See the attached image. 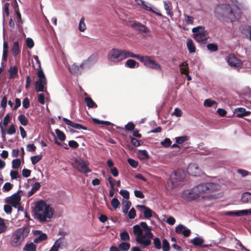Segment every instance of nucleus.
<instances>
[{"mask_svg":"<svg viewBox=\"0 0 251 251\" xmlns=\"http://www.w3.org/2000/svg\"><path fill=\"white\" fill-rule=\"evenodd\" d=\"M220 187V185L218 183H201L193 188L192 192L188 194V198L191 200H195L200 197L202 194L212 193L219 190Z\"/></svg>","mask_w":251,"mask_h":251,"instance_id":"1","label":"nucleus"},{"mask_svg":"<svg viewBox=\"0 0 251 251\" xmlns=\"http://www.w3.org/2000/svg\"><path fill=\"white\" fill-rule=\"evenodd\" d=\"M34 212L38 219L41 222L47 221V218L50 219L53 215L51 208L43 201H40L37 202Z\"/></svg>","mask_w":251,"mask_h":251,"instance_id":"2","label":"nucleus"},{"mask_svg":"<svg viewBox=\"0 0 251 251\" xmlns=\"http://www.w3.org/2000/svg\"><path fill=\"white\" fill-rule=\"evenodd\" d=\"M30 232V228L24 226L16 229L12 234L10 243L12 246L17 247L20 246L27 237Z\"/></svg>","mask_w":251,"mask_h":251,"instance_id":"3","label":"nucleus"},{"mask_svg":"<svg viewBox=\"0 0 251 251\" xmlns=\"http://www.w3.org/2000/svg\"><path fill=\"white\" fill-rule=\"evenodd\" d=\"M215 14L218 18H225L233 22L237 19L229 4H223L216 6L214 10Z\"/></svg>","mask_w":251,"mask_h":251,"instance_id":"4","label":"nucleus"},{"mask_svg":"<svg viewBox=\"0 0 251 251\" xmlns=\"http://www.w3.org/2000/svg\"><path fill=\"white\" fill-rule=\"evenodd\" d=\"M96 57V55L93 54L91 55L88 59L86 60H84L82 62L81 64L78 65L76 63H74L71 66H69V70L70 72L74 75H80L83 72V70L85 68V66L87 65L88 62L91 61L92 59V58H95Z\"/></svg>","mask_w":251,"mask_h":251,"instance_id":"5","label":"nucleus"},{"mask_svg":"<svg viewBox=\"0 0 251 251\" xmlns=\"http://www.w3.org/2000/svg\"><path fill=\"white\" fill-rule=\"evenodd\" d=\"M89 163L81 158L76 159L72 163L73 167L79 172L86 174L91 172L92 170L88 167Z\"/></svg>","mask_w":251,"mask_h":251,"instance_id":"6","label":"nucleus"},{"mask_svg":"<svg viewBox=\"0 0 251 251\" xmlns=\"http://www.w3.org/2000/svg\"><path fill=\"white\" fill-rule=\"evenodd\" d=\"M37 75L39 78L35 83V90L36 92H43L44 86L47 85V80L42 70L38 71Z\"/></svg>","mask_w":251,"mask_h":251,"instance_id":"7","label":"nucleus"},{"mask_svg":"<svg viewBox=\"0 0 251 251\" xmlns=\"http://www.w3.org/2000/svg\"><path fill=\"white\" fill-rule=\"evenodd\" d=\"M141 62L148 68L156 70H161V66L153 60L152 57L151 56H143L141 58Z\"/></svg>","mask_w":251,"mask_h":251,"instance_id":"8","label":"nucleus"},{"mask_svg":"<svg viewBox=\"0 0 251 251\" xmlns=\"http://www.w3.org/2000/svg\"><path fill=\"white\" fill-rule=\"evenodd\" d=\"M22 194L23 192L22 191H18L16 193L6 198L5 201L7 203L12 205L14 208H17L19 205H21Z\"/></svg>","mask_w":251,"mask_h":251,"instance_id":"9","label":"nucleus"},{"mask_svg":"<svg viewBox=\"0 0 251 251\" xmlns=\"http://www.w3.org/2000/svg\"><path fill=\"white\" fill-rule=\"evenodd\" d=\"M185 178V174L182 171H175L170 176V180L173 186L178 184L179 182L182 181Z\"/></svg>","mask_w":251,"mask_h":251,"instance_id":"10","label":"nucleus"},{"mask_svg":"<svg viewBox=\"0 0 251 251\" xmlns=\"http://www.w3.org/2000/svg\"><path fill=\"white\" fill-rule=\"evenodd\" d=\"M122 55V50L113 49L108 52L107 57L110 61L117 62L123 60Z\"/></svg>","mask_w":251,"mask_h":251,"instance_id":"11","label":"nucleus"},{"mask_svg":"<svg viewBox=\"0 0 251 251\" xmlns=\"http://www.w3.org/2000/svg\"><path fill=\"white\" fill-rule=\"evenodd\" d=\"M136 208L139 210H143V214L146 219H149L153 216H155V213L148 207L143 205H137Z\"/></svg>","mask_w":251,"mask_h":251,"instance_id":"12","label":"nucleus"},{"mask_svg":"<svg viewBox=\"0 0 251 251\" xmlns=\"http://www.w3.org/2000/svg\"><path fill=\"white\" fill-rule=\"evenodd\" d=\"M131 27L141 33H147L149 32L148 27L142 24L134 21L131 24Z\"/></svg>","mask_w":251,"mask_h":251,"instance_id":"13","label":"nucleus"},{"mask_svg":"<svg viewBox=\"0 0 251 251\" xmlns=\"http://www.w3.org/2000/svg\"><path fill=\"white\" fill-rule=\"evenodd\" d=\"M33 234L35 236H38L34 239V243H39L47 239V235L46 233H43L41 230H35L33 231Z\"/></svg>","mask_w":251,"mask_h":251,"instance_id":"14","label":"nucleus"},{"mask_svg":"<svg viewBox=\"0 0 251 251\" xmlns=\"http://www.w3.org/2000/svg\"><path fill=\"white\" fill-rule=\"evenodd\" d=\"M175 231L177 234H182L184 237H188L191 234V230L181 224L176 227Z\"/></svg>","mask_w":251,"mask_h":251,"instance_id":"15","label":"nucleus"},{"mask_svg":"<svg viewBox=\"0 0 251 251\" xmlns=\"http://www.w3.org/2000/svg\"><path fill=\"white\" fill-rule=\"evenodd\" d=\"M227 62L228 64L232 67H239L242 64L241 61L233 54H230L228 56Z\"/></svg>","mask_w":251,"mask_h":251,"instance_id":"16","label":"nucleus"},{"mask_svg":"<svg viewBox=\"0 0 251 251\" xmlns=\"http://www.w3.org/2000/svg\"><path fill=\"white\" fill-rule=\"evenodd\" d=\"M63 121L65 123L66 125L70 126L75 128L78 129H82L83 130L87 129V128L86 126H83L79 124L74 123L66 118H64L63 119Z\"/></svg>","mask_w":251,"mask_h":251,"instance_id":"17","label":"nucleus"},{"mask_svg":"<svg viewBox=\"0 0 251 251\" xmlns=\"http://www.w3.org/2000/svg\"><path fill=\"white\" fill-rule=\"evenodd\" d=\"M187 171L190 175L196 176L199 173V169L196 164L190 163L188 166Z\"/></svg>","mask_w":251,"mask_h":251,"instance_id":"18","label":"nucleus"},{"mask_svg":"<svg viewBox=\"0 0 251 251\" xmlns=\"http://www.w3.org/2000/svg\"><path fill=\"white\" fill-rule=\"evenodd\" d=\"M250 111H247L244 108L240 107L236 108L234 110V114L237 117H243L245 116H248L251 114Z\"/></svg>","mask_w":251,"mask_h":251,"instance_id":"19","label":"nucleus"},{"mask_svg":"<svg viewBox=\"0 0 251 251\" xmlns=\"http://www.w3.org/2000/svg\"><path fill=\"white\" fill-rule=\"evenodd\" d=\"M194 39L198 42L201 44H205L209 38L207 32L202 33V34H197L196 36H193Z\"/></svg>","mask_w":251,"mask_h":251,"instance_id":"20","label":"nucleus"},{"mask_svg":"<svg viewBox=\"0 0 251 251\" xmlns=\"http://www.w3.org/2000/svg\"><path fill=\"white\" fill-rule=\"evenodd\" d=\"M249 214H251V209L249 210H243L230 212L228 214V215L230 216H235L237 217L248 215Z\"/></svg>","mask_w":251,"mask_h":251,"instance_id":"21","label":"nucleus"},{"mask_svg":"<svg viewBox=\"0 0 251 251\" xmlns=\"http://www.w3.org/2000/svg\"><path fill=\"white\" fill-rule=\"evenodd\" d=\"M204 240L201 237H195L191 241L192 243L195 246H197L203 248L207 247V245L203 244Z\"/></svg>","mask_w":251,"mask_h":251,"instance_id":"22","label":"nucleus"},{"mask_svg":"<svg viewBox=\"0 0 251 251\" xmlns=\"http://www.w3.org/2000/svg\"><path fill=\"white\" fill-rule=\"evenodd\" d=\"M9 73V78L10 79H13L18 76V70L17 66H11L9 68L8 70Z\"/></svg>","mask_w":251,"mask_h":251,"instance_id":"23","label":"nucleus"},{"mask_svg":"<svg viewBox=\"0 0 251 251\" xmlns=\"http://www.w3.org/2000/svg\"><path fill=\"white\" fill-rule=\"evenodd\" d=\"M187 48L189 52L191 53H194L196 51V47L192 40L189 38L187 40Z\"/></svg>","mask_w":251,"mask_h":251,"instance_id":"24","label":"nucleus"},{"mask_svg":"<svg viewBox=\"0 0 251 251\" xmlns=\"http://www.w3.org/2000/svg\"><path fill=\"white\" fill-rule=\"evenodd\" d=\"M192 31L194 33L193 36H196L197 34H202V33L207 32L205 30L204 27L202 26H198L197 27H194L192 28Z\"/></svg>","mask_w":251,"mask_h":251,"instance_id":"25","label":"nucleus"},{"mask_svg":"<svg viewBox=\"0 0 251 251\" xmlns=\"http://www.w3.org/2000/svg\"><path fill=\"white\" fill-rule=\"evenodd\" d=\"M133 232L135 235H137L136 237H141L143 236V229L138 225H136L133 226Z\"/></svg>","mask_w":251,"mask_h":251,"instance_id":"26","label":"nucleus"},{"mask_svg":"<svg viewBox=\"0 0 251 251\" xmlns=\"http://www.w3.org/2000/svg\"><path fill=\"white\" fill-rule=\"evenodd\" d=\"M11 51L14 56H16L20 52L19 43L18 41L14 42L11 47Z\"/></svg>","mask_w":251,"mask_h":251,"instance_id":"27","label":"nucleus"},{"mask_svg":"<svg viewBox=\"0 0 251 251\" xmlns=\"http://www.w3.org/2000/svg\"><path fill=\"white\" fill-rule=\"evenodd\" d=\"M125 66L129 68H135L139 67V63L134 60L130 59L126 62Z\"/></svg>","mask_w":251,"mask_h":251,"instance_id":"28","label":"nucleus"},{"mask_svg":"<svg viewBox=\"0 0 251 251\" xmlns=\"http://www.w3.org/2000/svg\"><path fill=\"white\" fill-rule=\"evenodd\" d=\"M84 101L86 103L87 106L89 108H97L98 107L97 104L90 97H86L84 98Z\"/></svg>","mask_w":251,"mask_h":251,"instance_id":"29","label":"nucleus"},{"mask_svg":"<svg viewBox=\"0 0 251 251\" xmlns=\"http://www.w3.org/2000/svg\"><path fill=\"white\" fill-rule=\"evenodd\" d=\"M144 237L143 236L141 237H136V240L141 245H143L145 247L148 246L151 244V240L149 239H143Z\"/></svg>","mask_w":251,"mask_h":251,"instance_id":"30","label":"nucleus"},{"mask_svg":"<svg viewBox=\"0 0 251 251\" xmlns=\"http://www.w3.org/2000/svg\"><path fill=\"white\" fill-rule=\"evenodd\" d=\"M137 154L139 158L140 159H148L150 158L147 151L145 150H139Z\"/></svg>","mask_w":251,"mask_h":251,"instance_id":"31","label":"nucleus"},{"mask_svg":"<svg viewBox=\"0 0 251 251\" xmlns=\"http://www.w3.org/2000/svg\"><path fill=\"white\" fill-rule=\"evenodd\" d=\"M180 72L182 74L187 75L189 73V67L187 62H183L179 65Z\"/></svg>","mask_w":251,"mask_h":251,"instance_id":"32","label":"nucleus"},{"mask_svg":"<svg viewBox=\"0 0 251 251\" xmlns=\"http://www.w3.org/2000/svg\"><path fill=\"white\" fill-rule=\"evenodd\" d=\"M41 187V185L39 182H35L32 186L30 191L28 192V196L30 197L33 195Z\"/></svg>","mask_w":251,"mask_h":251,"instance_id":"33","label":"nucleus"},{"mask_svg":"<svg viewBox=\"0 0 251 251\" xmlns=\"http://www.w3.org/2000/svg\"><path fill=\"white\" fill-rule=\"evenodd\" d=\"M23 250L25 251H36V246L32 242L27 243Z\"/></svg>","mask_w":251,"mask_h":251,"instance_id":"34","label":"nucleus"},{"mask_svg":"<svg viewBox=\"0 0 251 251\" xmlns=\"http://www.w3.org/2000/svg\"><path fill=\"white\" fill-rule=\"evenodd\" d=\"M241 201L244 203L251 202V194L248 192H245L242 194Z\"/></svg>","mask_w":251,"mask_h":251,"instance_id":"35","label":"nucleus"},{"mask_svg":"<svg viewBox=\"0 0 251 251\" xmlns=\"http://www.w3.org/2000/svg\"><path fill=\"white\" fill-rule=\"evenodd\" d=\"M164 7L165 10L166 11L167 15L171 16L172 14L171 12V10L172 9V5L171 2L170 1H164Z\"/></svg>","mask_w":251,"mask_h":251,"instance_id":"36","label":"nucleus"},{"mask_svg":"<svg viewBox=\"0 0 251 251\" xmlns=\"http://www.w3.org/2000/svg\"><path fill=\"white\" fill-rule=\"evenodd\" d=\"M118 247L120 251H127L130 249V244L127 242H123L119 245Z\"/></svg>","mask_w":251,"mask_h":251,"instance_id":"37","label":"nucleus"},{"mask_svg":"<svg viewBox=\"0 0 251 251\" xmlns=\"http://www.w3.org/2000/svg\"><path fill=\"white\" fill-rule=\"evenodd\" d=\"M18 119L20 123L21 124V125H22L23 126H26L27 125L28 121L27 118L25 117V116L24 114L20 115L18 116Z\"/></svg>","mask_w":251,"mask_h":251,"instance_id":"38","label":"nucleus"},{"mask_svg":"<svg viewBox=\"0 0 251 251\" xmlns=\"http://www.w3.org/2000/svg\"><path fill=\"white\" fill-rule=\"evenodd\" d=\"M55 133L56 134L58 139L61 141H65L66 139V135L63 131H61L59 129H56L55 130Z\"/></svg>","mask_w":251,"mask_h":251,"instance_id":"39","label":"nucleus"},{"mask_svg":"<svg viewBox=\"0 0 251 251\" xmlns=\"http://www.w3.org/2000/svg\"><path fill=\"white\" fill-rule=\"evenodd\" d=\"M153 245L154 247L157 250L161 249V243L160 239L158 237H155L153 239Z\"/></svg>","mask_w":251,"mask_h":251,"instance_id":"40","label":"nucleus"},{"mask_svg":"<svg viewBox=\"0 0 251 251\" xmlns=\"http://www.w3.org/2000/svg\"><path fill=\"white\" fill-rule=\"evenodd\" d=\"M7 229V226L4 222V220L0 217V233H4Z\"/></svg>","mask_w":251,"mask_h":251,"instance_id":"41","label":"nucleus"},{"mask_svg":"<svg viewBox=\"0 0 251 251\" xmlns=\"http://www.w3.org/2000/svg\"><path fill=\"white\" fill-rule=\"evenodd\" d=\"M85 19L84 17H81L79 24L78 26V29L79 30L83 32L86 29V25L84 23Z\"/></svg>","mask_w":251,"mask_h":251,"instance_id":"42","label":"nucleus"},{"mask_svg":"<svg viewBox=\"0 0 251 251\" xmlns=\"http://www.w3.org/2000/svg\"><path fill=\"white\" fill-rule=\"evenodd\" d=\"M162 249L163 251H169L170 249V244L166 239L162 241Z\"/></svg>","mask_w":251,"mask_h":251,"instance_id":"43","label":"nucleus"},{"mask_svg":"<svg viewBox=\"0 0 251 251\" xmlns=\"http://www.w3.org/2000/svg\"><path fill=\"white\" fill-rule=\"evenodd\" d=\"M121 239L124 241H129L130 239L129 235L127 231H124L120 233Z\"/></svg>","mask_w":251,"mask_h":251,"instance_id":"44","label":"nucleus"},{"mask_svg":"<svg viewBox=\"0 0 251 251\" xmlns=\"http://www.w3.org/2000/svg\"><path fill=\"white\" fill-rule=\"evenodd\" d=\"M131 205V203L130 201H126L124 204L123 212L125 214H126Z\"/></svg>","mask_w":251,"mask_h":251,"instance_id":"45","label":"nucleus"},{"mask_svg":"<svg viewBox=\"0 0 251 251\" xmlns=\"http://www.w3.org/2000/svg\"><path fill=\"white\" fill-rule=\"evenodd\" d=\"M207 48L211 51H216L218 49L217 45L214 43L208 44L207 45Z\"/></svg>","mask_w":251,"mask_h":251,"instance_id":"46","label":"nucleus"},{"mask_svg":"<svg viewBox=\"0 0 251 251\" xmlns=\"http://www.w3.org/2000/svg\"><path fill=\"white\" fill-rule=\"evenodd\" d=\"M216 102L215 100L211 99H206L204 101L203 105L205 107H211L213 104H216Z\"/></svg>","mask_w":251,"mask_h":251,"instance_id":"47","label":"nucleus"},{"mask_svg":"<svg viewBox=\"0 0 251 251\" xmlns=\"http://www.w3.org/2000/svg\"><path fill=\"white\" fill-rule=\"evenodd\" d=\"M42 157L41 155H38L35 156H33L31 157V160L32 164L33 165L37 163L39 161H40L42 159Z\"/></svg>","mask_w":251,"mask_h":251,"instance_id":"48","label":"nucleus"},{"mask_svg":"<svg viewBox=\"0 0 251 251\" xmlns=\"http://www.w3.org/2000/svg\"><path fill=\"white\" fill-rule=\"evenodd\" d=\"M111 205L113 206V207L116 209L119 207L120 203L117 198H114L112 199L111 201Z\"/></svg>","mask_w":251,"mask_h":251,"instance_id":"49","label":"nucleus"},{"mask_svg":"<svg viewBox=\"0 0 251 251\" xmlns=\"http://www.w3.org/2000/svg\"><path fill=\"white\" fill-rule=\"evenodd\" d=\"M21 160L20 159H14L12 161V168L14 169H19L21 166Z\"/></svg>","mask_w":251,"mask_h":251,"instance_id":"50","label":"nucleus"},{"mask_svg":"<svg viewBox=\"0 0 251 251\" xmlns=\"http://www.w3.org/2000/svg\"><path fill=\"white\" fill-rule=\"evenodd\" d=\"M64 239L59 238L55 241V242L54 244V245L55 246H56V247L58 249L60 248H62V247L64 245Z\"/></svg>","mask_w":251,"mask_h":251,"instance_id":"51","label":"nucleus"},{"mask_svg":"<svg viewBox=\"0 0 251 251\" xmlns=\"http://www.w3.org/2000/svg\"><path fill=\"white\" fill-rule=\"evenodd\" d=\"M130 140L131 143L135 146V147H138L140 146L141 144H143V142H142L141 140H138L136 139L134 137H131Z\"/></svg>","mask_w":251,"mask_h":251,"instance_id":"52","label":"nucleus"},{"mask_svg":"<svg viewBox=\"0 0 251 251\" xmlns=\"http://www.w3.org/2000/svg\"><path fill=\"white\" fill-rule=\"evenodd\" d=\"M13 185L9 182L5 183L2 188L4 192H8L12 188Z\"/></svg>","mask_w":251,"mask_h":251,"instance_id":"53","label":"nucleus"},{"mask_svg":"<svg viewBox=\"0 0 251 251\" xmlns=\"http://www.w3.org/2000/svg\"><path fill=\"white\" fill-rule=\"evenodd\" d=\"M127 162L133 168H136L138 165V162L131 158L127 159Z\"/></svg>","mask_w":251,"mask_h":251,"instance_id":"54","label":"nucleus"},{"mask_svg":"<svg viewBox=\"0 0 251 251\" xmlns=\"http://www.w3.org/2000/svg\"><path fill=\"white\" fill-rule=\"evenodd\" d=\"M16 132L15 126L12 124L10 126L8 129L7 130V133L9 135H12Z\"/></svg>","mask_w":251,"mask_h":251,"instance_id":"55","label":"nucleus"},{"mask_svg":"<svg viewBox=\"0 0 251 251\" xmlns=\"http://www.w3.org/2000/svg\"><path fill=\"white\" fill-rule=\"evenodd\" d=\"M9 3H6L4 4L3 7V16H4V15L5 14L6 16H8L9 13Z\"/></svg>","mask_w":251,"mask_h":251,"instance_id":"56","label":"nucleus"},{"mask_svg":"<svg viewBox=\"0 0 251 251\" xmlns=\"http://www.w3.org/2000/svg\"><path fill=\"white\" fill-rule=\"evenodd\" d=\"M187 140L188 137L186 136L178 137L176 138V143L177 144H180Z\"/></svg>","mask_w":251,"mask_h":251,"instance_id":"57","label":"nucleus"},{"mask_svg":"<svg viewBox=\"0 0 251 251\" xmlns=\"http://www.w3.org/2000/svg\"><path fill=\"white\" fill-rule=\"evenodd\" d=\"M171 140L168 138H166L163 141L161 142V144L164 147H169L171 146Z\"/></svg>","mask_w":251,"mask_h":251,"instance_id":"58","label":"nucleus"},{"mask_svg":"<svg viewBox=\"0 0 251 251\" xmlns=\"http://www.w3.org/2000/svg\"><path fill=\"white\" fill-rule=\"evenodd\" d=\"M23 106L25 108L27 109L30 106V101L28 98H25L23 100Z\"/></svg>","mask_w":251,"mask_h":251,"instance_id":"59","label":"nucleus"},{"mask_svg":"<svg viewBox=\"0 0 251 251\" xmlns=\"http://www.w3.org/2000/svg\"><path fill=\"white\" fill-rule=\"evenodd\" d=\"M119 193L126 199L128 200L129 199V193L126 190H120Z\"/></svg>","mask_w":251,"mask_h":251,"instance_id":"60","label":"nucleus"},{"mask_svg":"<svg viewBox=\"0 0 251 251\" xmlns=\"http://www.w3.org/2000/svg\"><path fill=\"white\" fill-rule=\"evenodd\" d=\"M122 52H123L122 55H123V60L126 58L130 57L131 56V54L132 53V52H131L129 51H127L126 50H122Z\"/></svg>","mask_w":251,"mask_h":251,"instance_id":"61","label":"nucleus"},{"mask_svg":"<svg viewBox=\"0 0 251 251\" xmlns=\"http://www.w3.org/2000/svg\"><path fill=\"white\" fill-rule=\"evenodd\" d=\"M26 44L28 48L31 49L34 46L33 41L31 38H27L26 40Z\"/></svg>","mask_w":251,"mask_h":251,"instance_id":"62","label":"nucleus"},{"mask_svg":"<svg viewBox=\"0 0 251 251\" xmlns=\"http://www.w3.org/2000/svg\"><path fill=\"white\" fill-rule=\"evenodd\" d=\"M128 216L130 219H133L135 217L136 211L134 208H132L130 210L129 212H128Z\"/></svg>","mask_w":251,"mask_h":251,"instance_id":"63","label":"nucleus"},{"mask_svg":"<svg viewBox=\"0 0 251 251\" xmlns=\"http://www.w3.org/2000/svg\"><path fill=\"white\" fill-rule=\"evenodd\" d=\"M125 129L128 131H131L135 128V125L132 123L129 122L125 126Z\"/></svg>","mask_w":251,"mask_h":251,"instance_id":"64","label":"nucleus"}]
</instances>
